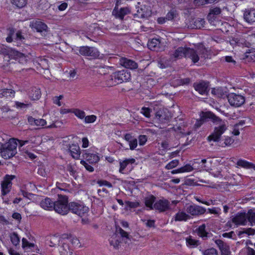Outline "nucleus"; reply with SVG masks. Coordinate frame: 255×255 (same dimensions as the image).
Returning <instances> with one entry per match:
<instances>
[{
  "label": "nucleus",
  "instance_id": "nucleus-9",
  "mask_svg": "<svg viewBox=\"0 0 255 255\" xmlns=\"http://www.w3.org/2000/svg\"><path fill=\"white\" fill-rule=\"evenodd\" d=\"M119 0H117L116 5L113 10V15H114L116 18H119L120 19L123 20L125 16L128 13H130V10L128 7H122L120 9H118Z\"/></svg>",
  "mask_w": 255,
  "mask_h": 255
},
{
  "label": "nucleus",
  "instance_id": "nucleus-40",
  "mask_svg": "<svg viewBox=\"0 0 255 255\" xmlns=\"http://www.w3.org/2000/svg\"><path fill=\"white\" fill-rule=\"evenodd\" d=\"M68 239L74 247L76 248H80L81 247L80 241L76 237L70 236Z\"/></svg>",
  "mask_w": 255,
  "mask_h": 255
},
{
  "label": "nucleus",
  "instance_id": "nucleus-35",
  "mask_svg": "<svg viewBox=\"0 0 255 255\" xmlns=\"http://www.w3.org/2000/svg\"><path fill=\"white\" fill-rule=\"evenodd\" d=\"M15 94V91L11 89H4L0 91V98L13 97Z\"/></svg>",
  "mask_w": 255,
  "mask_h": 255
},
{
  "label": "nucleus",
  "instance_id": "nucleus-44",
  "mask_svg": "<svg viewBox=\"0 0 255 255\" xmlns=\"http://www.w3.org/2000/svg\"><path fill=\"white\" fill-rule=\"evenodd\" d=\"M205 21L204 19L199 18L194 21V25L196 28L200 29L204 26Z\"/></svg>",
  "mask_w": 255,
  "mask_h": 255
},
{
  "label": "nucleus",
  "instance_id": "nucleus-62",
  "mask_svg": "<svg viewBox=\"0 0 255 255\" xmlns=\"http://www.w3.org/2000/svg\"><path fill=\"white\" fill-rule=\"evenodd\" d=\"M190 82V79L189 78L181 79L179 82L180 84L181 85H187Z\"/></svg>",
  "mask_w": 255,
  "mask_h": 255
},
{
  "label": "nucleus",
  "instance_id": "nucleus-37",
  "mask_svg": "<svg viewBox=\"0 0 255 255\" xmlns=\"http://www.w3.org/2000/svg\"><path fill=\"white\" fill-rule=\"evenodd\" d=\"M247 221L251 223L252 226L255 225V212L252 209L249 210L247 212Z\"/></svg>",
  "mask_w": 255,
  "mask_h": 255
},
{
  "label": "nucleus",
  "instance_id": "nucleus-39",
  "mask_svg": "<svg viewBox=\"0 0 255 255\" xmlns=\"http://www.w3.org/2000/svg\"><path fill=\"white\" fill-rule=\"evenodd\" d=\"M203 255H218V251L214 248H210L202 251Z\"/></svg>",
  "mask_w": 255,
  "mask_h": 255
},
{
  "label": "nucleus",
  "instance_id": "nucleus-51",
  "mask_svg": "<svg viewBox=\"0 0 255 255\" xmlns=\"http://www.w3.org/2000/svg\"><path fill=\"white\" fill-rule=\"evenodd\" d=\"M181 171L182 173L188 172L192 171L193 170V167L190 164H186L183 166L181 167Z\"/></svg>",
  "mask_w": 255,
  "mask_h": 255
},
{
  "label": "nucleus",
  "instance_id": "nucleus-45",
  "mask_svg": "<svg viewBox=\"0 0 255 255\" xmlns=\"http://www.w3.org/2000/svg\"><path fill=\"white\" fill-rule=\"evenodd\" d=\"M151 109L148 107H143L141 109L140 113L145 117L149 118L150 117Z\"/></svg>",
  "mask_w": 255,
  "mask_h": 255
},
{
  "label": "nucleus",
  "instance_id": "nucleus-54",
  "mask_svg": "<svg viewBox=\"0 0 255 255\" xmlns=\"http://www.w3.org/2000/svg\"><path fill=\"white\" fill-rule=\"evenodd\" d=\"M67 185L65 183H60L59 182H57L56 183V187L61 191H64L66 192H69V190L66 189Z\"/></svg>",
  "mask_w": 255,
  "mask_h": 255
},
{
  "label": "nucleus",
  "instance_id": "nucleus-43",
  "mask_svg": "<svg viewBox=\"0 0 255 255\" xmlns=\"http://www.w3.org/2000/svg\"><path fill=\"white\" fill-rule=\"evenodd\" d=\"M179 164V160L177 159H174L168 163L165 166V169L167 170L171 169L176 167Z\"/></svg>",
  "mask_w": 255,
  "mask_h": 255
},
{
  "label": "nucleus",
  "instance_id": "nucleus-53",
  "mask_svg": "<svg viewBox=\"0 0 255 255\" xmlns=\"http://www.w3.org/2000/svg\"><path fill=\"white\" fill-rule=\"evenodd\" d=\"M126 204L129 208H135L139 206V204L138 202L126 201Z\"/></svg>",
  "mask_w": 255,
  "mask_h": 255
},
{
  "label": "nucleus",
  "instance_id": "nucleus-10",
  "mask_svg": "<svg viewBox=\"0 0 255 255\" xmlns=\"http://www.w3.org/2000/svg\"><path fill=\"white\" fill-rule=\"evenodd\" d=\"M79 52L81 55L96 58L99 56V52L94 47L83 46L80 47Z\"/></svg>",
  "mask_w": 255,
  "mask_h": 255
},
{
  "label": "nucleus",
  "instance_id": "nucleus-48",
  "mask_svg": "<svg viewBox=\"0 0 255 255\" xmlns=\"http://www.w3.org/2000/svg\"><path fill=\"white\" fill-rule=\"evenodd\" d=\"M177 15V12L175 10H171L166 15V18L167 20H172Z\"/></svg>",
  "mask_w": 255,
  "mask_h": 255
},
{
  "label": "nucleus",
  "instance_id": "nucleus-60",
  "mask_svg": "<svg viewBox=\"0 0 255 255\" xmlns=\"http://www.w3.org/2000/svg\"><path fill=\"white\" fill-rule=\"evenodd\" d=\"M242 129V127H239V126L235 124L233 128V130L232 131V133L234 135H239L240 134V130Z\"/></svg>",
  "mask_w": 255,
  "mask_h": 255
},
{
  "label": "nucleus",
  "instance_id": "nucleus-26",
  "mask_svg": "<svg viewBox=\"0 0 255 255\" xmlns=\"http://www.w3.org/2000/svg\"><path fill=\"white\" fill-rule=\"evenodd\" d=\"M160 41L158 38H152L148 40L147 46L148 48L152 51H158L160 49L159 45Z\"/></svg>",
  "mask_w": 255,
  "mask_h": 255
},
{
  "label": "nucleus",
  "instance_id": "nucleus-7",
  "mask_svg": "<svg viewBox=\"0 0 255 255\" xmlns=\"http://www.w3.org/2000/svg\"><path fill=\"white\" fill-rule=\"evenodd\" d=\"M228 99L230 104L234 107L241 106L245 102V97L241 95L235 93H231L228 96Z\"/></svg>",
  "mask_w": 255,
  "mask_h": 255
},
{
  "label": "nucleus",
  "instance_id": "nucleus-56",
  "mask_svg": "<svg viewBox=\"0 0 255 255\" xmlns=\"http://www.w3.org/2000/svg\"><path fill=\"white\" fill-rule=\"evenodd\" d=\"M96 120V116L95 115H91L85 117V122L86 123H94Z\"/></svg>",
  "mask_w": 255,
  "mask_h": 255
},
{
  "label": "nucleus",
  "instance_id": "nucleus-38",
  "mask_svg": "<svg viewBox=\"0 0 255 255\" xmlns=\"http://www.w3.org/2000/svg\"><path fill=\"white\" fill-rule=\"evenodd\" d=\"M41 93L39 89L34 88L31 90L30 97L33 100H36L40 98Z\"/></svg>",
  "mask_w": 255,
  "mask_h": 255
},
{
  "label": "nucleus",
  "instance_id": "nucleus-36",
  "mask_svg": "<svg viewBox=\"0 0 255 255\" xmlns=\"http://www.w3.org/2000/svg\"><path fill=\"white\" fill-rule=\"evenodd\" d=\"M198 53L201 58L208 59L210 58V51L205 47H202L198 49Z\"/></svg>",
  "mask_w": 255,
  "mask_h": 255
},
{
  "label": "nucleus",
  "instance_id": "nucleus-57",
  "mask_svg": "<svg viewBox=\"0 0 255 255\" xmlns=\"http://www.w3.org/2000/svg\"><path fill=\"white\" fill-rule=\"evenodd\" d=\"M80 163H81V164H82L84 166V167H85V168L89 171L90 172H93L94 171V168L90 165H89V164H88L86 161L83 160H82L81 161H80Z\"/></svg>",
  "mask_w": 255,
  "mask_h": 255
},
{
  "label": "nucleus",
  "instance_id": "nucleus-19",
  "mask_svg": "<svg viewBox=\"0 0 255 255\" xmlns=\"http://www.w3.org/2000/svg\"><path fill=\"white\" fill-rule=\"evenodd\" d=\"M188 47H179L173 52L172 57L176 59H181L183 57L186 58L188 54Z\"/></svg>",
  "mask_w": 255,
  "mask_h": 255
},
{
  "label": "nucleus",
  "instance_id": "nucleus-5",
  "mask_svg": "<svg viewBox=\"0 0 255 255\" xmlns=\"http://www.w3.org/2000/svg\"><path fill=\"white\" fill-rule=\"evenodd\" d=\"M227 129V127L225 124L215 127L214 131L208 137V140L209 141H218L222 134L224 133Z\"/></svg>",
  "mask_w": 255,
  "mask_h": 255
},
{
  "label": "nucleus",
  "instance_id": "nucleus-61",
  "mask_svg": "<svg viewBox=\"0 0 255 255\" xmlns=\"http://www.w3.org/2000/svg\"><path fill=\"white\" fill-rule=\"evenodd\" d=\"M15 106L18 108L25 109L29 106V104H24V103L19 102H16Z\"/></svg>",
  "mask_w": 255,
  "mask_h": 255
},
{
  "label": "nucleus",
  "instance_id": "nucleus-2",
  "mask_svg": "<svg viewBox=\"0 0 255 255\" xmlns=\"http://www.w3.org/2000/svg\"><path fill=\"white\" fill-rule=\"evenodd\" d=\"M17 143L14 139L9 140L3 144L2 151H0L2 157L7 159L14 156L17 153Z\"/></svg>",
  "mask_w": 255,
  "mask_h": 255
},
{
  "label": "nucleus",
  "instance_id": "nucleus-11",
  "mask_svg": "<svg viewBox=\"0 0 255 255\" xmlns=\"http://www.w3.org/2000/svg\"><path fill=\"white\" fill-rule=\"evenodd\" d=\"M194 89L200 95H206L208 93L209 82L201 80L198 83H194L193 84Z\"/></svg>",
  "mask_w": 255,
  "mask_h": 255
},
{
  "label": "nucleus",
  "instance_id": "nucleus-29",
  "mask_svg": "<svg viewBox=\"0 0 255 255\" xmlns=\"http://www.w3.org/2000/svg\"><path fill=\"white\" fill-rule=\"evenodd\" d=\"M135 162V159L133 158L125 159L122 161H120V167L119 169L120 172L123 174L126 173L125 172V168L128 166V164H133Z\"/></svg>",
  "mask_w": 255,
  "mask_h": 255
},
{
  "label": "nucleus",
  "instance_id": "nucleus-21",
  "mask_svg": "<svg viewBox=\"0 0 255 255\" xmlns=\"http://www.w3.org/2000/svg\"><path fill=\"white\" fill-rule=\"evenodd\" d=\"M55 202L50 198H46L41 200L40 206L41 208L47 210H52L54 209Z\"/></svg>",
  "mask_w": 255,
  "mask_h": 255
},
{
  "label": "nucleus",
  "instance_id": "nucleus-22",
  "mask_svg": "<svg viewBox=\"0 0 255 255\" xmlns=\"http://www.w3.org/2000/svg\"><path fill=\"white\" fill-rule=\"evenodd\" d=\"M236 165L237 166L246 169H253L255 170V164L249 162L245 159H239Z\"/></svg>",
  "mask_w": 255,
  "mask_h": 255
},
{
  "label": "nucleus",
  "instance_id": "nucleus-20",
  "mask_svg": "<svg viewBox=\"0 0 255 255\" xmlns=\"http://www.w3.org/2000/svg\"><path fill=\"white\" fill-rule=\"evenodd\" d=\"M245 20L249 23L255 22V9L250 8L246 9L244 13Z\"/></svg>",
  "mask_w": 255,
  "mask_h": 255
},
{
  "label": "nucleus",
  "instance_id": "nucleus-6",
  "mask_svg": "<svg viewBox=\"0 0 255 255\" xmlns=\"http://www.w3.org/2000/svg\"><path fill=\"white\" fill-rule=\"evenodd\" d=\"M114 77L117 83L128 81L131 79V74L128 69H124L114 73Z\"/></svg>",
  "mask_w": 255,
  "mask_h": 255
},
{
  "label": "nucleus",
  "instance_id": "nucleus-3",
  "mask_svg": "<svg viewBox=\"0 0 255 255\" xmlns=\"http://www.w3.org/2000/svg\"><path fill=\"white\" fill-rule=\"evenodd\" d=\"M175 4H183L185 9H190L192 4L196 7L205 5V4L214 3L216 0H171Z\"/></svg>",
  "mask_w": 255,
  "mask_h": 255
},
{
  "label": "nucleus",
  "instance_id": "nucleus-32",
  "mask_svg": "<svg viewBox=\"0 0 255 255\" xmlns=\"http://www.w3.org/2000/svg\"><path fill=\"white\" fill-rule=\"evenodd\" d=\"M29 123L32 126H44L46 124L45 120L42 119H35V118L30 117L28 118Z\"/></svg>",
  "mask_w": 255,
  "mask_h": 255
},
{
  "label": "nucleus",
  "instance_id": "nucleus-41",
  "mask_svg": "<svg viewBox=\"0 0 255 255\" xmlns=\"http://www.w3.org/2000/svg\"><path fill=\"white\" fill-rule=\"evenodd\" d=\"M27 0H12V3L18 8H22L27 4Z\"/></svg>",
  "mask_w": 255,
  "mask_h": 255
},
{
  "label": "nucleus",
  "instance_id": "nucleus-8",
  "mask_svg": "<svg viewBox=\"0 0 255 255\" xmlns=\"http://www.w3.org/2000/svg\"><path fill=\"white\" fill-rule=\"evenodd\" d=\"M14 175H6L4 180L1 183V196H5L10 191L12 182L11 180L14 178Z\"/></svg>",
  "mask_w": 255,
  "mask_h": 255
},
{
  "label": "nucleus",
  "instance_id": "nucleus-50",
  "mask_svg": "<svg viewBox=\"0 0 255 255\" xmlns=\"http://www.w3.org/2000/svg\"><path fill=\"white\" fill-rule=\"evenodd\" d=\"M116 231L119 232L122 237L128 239V234L121 227L116 226Z\"/></svg>",
  "mask_w": 255,
  "mask_h": 255
},
{
  "label": "nucleus",
  "instance_id": "nucleus-47",
  "mask_svg": "<svg viewBox=\"0 0 255 255\" xmlns=\"http://www.w3.org/2000/svg\"><path fill=\"white\" fill-rule=\"evenodd\" d=\"M221 13V10L220 8L218 7H215L210 9V12L208 15V17H210L211 15H218Z\"/></svg>",
  "mask_w": 255,
  "mask_h": 255
},
{
  "label": "nucleus",
  "instance_id": "nucleus-25",
  "mask_svg": "<svg viewBox=\"0 0 255 255\" xmlns=\"http://www.w3.org/2000/svg\"><path fill=\"white\" fill-rule=\"evenodd\" d=\"M243 59L249 62L255 61V48L248 49L245 53Z\"/></svg>",
  "mask_w": 255,
  "mask_h": 255
},
{
  "label": "nucleus",
  "instance_id": "nucleus-14",
  "mask_svg": "<svg viewBox=\"0 0 255 255\" xmlns=\"http://www.w3.org/2000/svg\"><path fill=\"white\" fill-rule=\"evenodd\" d=\"M232 221L236 225H245L247 223V213L238 212L232 218Z\"/></svg>",
  "mask_w": 255,
  "mask_h": 255
},
{
  "label": "nucleus",
  "instance_id": "nucleus-64",
  "mask_svg": "<svg viewBox=\"0 0 255 255\" xmlns=\"http://www.w3.org/2000/svg\"><path fill=\"white\" fill-rule=\"evenodd\" d=\"M204 121H202L201 118L197 119L195 124V126L197 128L200 127L204 123Z\"/></svg>",
  "mask_w": 255,
  "mask_h": 255
},
{
  "label": "nucleus",
  "instance_id": "nucleus-63",
  "mask_svg": "<svg viewBox=\"0 0 255 255\" xmlns=\"http://www.w3.org/2000/svg\"><path fill=\"white\" fill-rule=\"evenodd\" d=\"M98 183L100 186L106 185V186H108L109 187H111L112 186L111 184L109 182H108V181H107L106 180H100V181H99L98 182Z\"/></svg>",
  "mask_w": 255,
  "mask_h": 255
},
{
  "label": "nucleus",
  "instance_id": "nucleus-24",
  "mask_svg": "<svg viewBox=\"0 0 255 255\" xmlns=\"http://www.w3.org/2000/svg\"><path fill=\"white\" fill-rule=\"evenodd\" d=\"M84 152L82 155L83 158L90 163H96L99 161V157L97 155L89 153L86 150H84Z\"/></svg>",
  "mask_w": 255,
  "mask_h": 255
},
{
  "label": "nucleus",
  "instance_id": "nucleus-33",
  "mask_svg": "<svg viewBox=\"0 0 255 255\" xmlns=\"http://www.w3.org/2000/svg\"><path fill=\"white\" fill-rule=\"evenodd\" d=\"M186 246L189 248H195L200 245L199 240L193 239L191 236L186 239Z\"/></svg>",
  "mask_w": 255,
  "mask_h": 255
},
{
  "label": "nucleus",
  "instance_id": "nucleus-34",
  "mask_svg": "<svg viewBox=\"0 0 255 255\" xmlns=\"http://www.w3.org/2000/svg\"><path fill=\"white\" fill-rule=\"evenodd\" d=\"M190 218V216L184 212H178L174 216L175 221H186Z\"/></svg>",
  "mask_w": 255,
  "mask_h": 255
},
{
  "label": "nucleus",
  "instance_id": "nucleus-17",
  "mask_svg": "<svg viewBox=\"0 0 255 255\" xmlns=\"http://www.w3.org/2000/svg\"><path fill=\"white\" fill-rule=\"evenodd\" d=\"M215 243L221 252V255H229L231 254L229 246L222 240H216Z\"/></svg>",
  "mask_w": 255,
  "mask_h": 255
},
{
  "label": "nucleus",
  "instance_id": "nucleus-1",
  "mask_svg": "<svg viewBox=\"0 0 255 255\" xmlns=\"http://www.w3.org/2000/svg\"><path fill=\"white\" fill-rule=\"evenodd\" d=\"M58 197L57 201H55L54 210L58 214L66 215L69 211L68 197L61 194H58Z\"/></svg>",
  "mask_w": 255,
  "mask_h": 255
},
{
  "label": "nucleus",
  "instance_id": "nucleus-16",
  "mask_svg": "<svg viewBox=\"0 0 255 255\" xmlns=\"http://www.w3.org/2000/svg\"><path fill=\"white\" fill-rule=\"evenodd\" d=\"M119 63L122 66L125 67L126 69H135L138 67L137 64L134 61L125 57L120 58Z\"/></svg>",
  "mask_w": 255,
  "mask_h": 255
},
{
  "label": "nucleus",
  "instance_id": "nucleus-28",
  "mask_svg": "<svg viewBox=\"0 0 255 255\" xmlns=\"http://www.w3.org/2000/svg\"><path fill=\"white\" fill-rule=\"evenodd\" d=\"M156 200V197L153 195H150L144 198L145 206L148 208L149 210L154 209V204Z\"/></svg>",
  "mask_w": 255,
  "mask_h": 255
},
{
  "label": "nucleus",
  "instance_id": "nucleus-55",
  "mask_svg": "<svg viewBox=\"0 0 255 255\" xmlns=\"http://www.w3.org/2000/svg\"><path fill=\"white\" fill-rule=\"evenodd\" d=\"M129 148L130 150H134L137 146V140L136 138H133L128 142Z\"/></svg>",
  "mask_w": 255,
  "mask_h": 255
},
{
  "label": "nucleus",
  "instance_id": "nucleus-42",
  "mask_svg": "<svg viewBox=\"0 0 255 255\" xmlns=\"http://www.w3.org/2000/svg\"><path fill=\"white\" fill-rule=\"evenodd\" d=\"M11 243L14 246L18 245L20 242L19 237L16 233H13L10 236Z\"/></svg>",
  "mask_w": 255,
  "mask_h": 255
},
{
  "label": "nucleus",
  "instance_id": "nucleus-58",
  "mask_svg": "<svg viewBox=\"0 0 255 255\" xmlns=\"http://www.w3.org/2000/svg\"><path fill=\"white\" fill-rule=\"evenodd\" d=\"M67 170L69 172L71 176L76 178V170L71 165L69 164L67 165Z\"/></svg>",
  "mask_w": 255,
  "mask_h": 255
},
{
  "label": "nucleus",
  "instance_id": "nucleus-31",
  "mask_svg": "<svg viewBox=\"0 0 255 255\" xmlns=\"http://www.w3.org/2000/svg\"><path fill=\"white\" fill-rule=\"evenodd\" d=\"M69 150L72 156L75 159H78L80 155V147L76 144L70 145Z\"/></svg>",
  "mask_w": 255,
  "mask_h": 255
},
{
  "label": "nucleus",
  "instance_id": "nucleus-49",
  "mask_svg": "<svg viewBox=\"0 0 255 255\" xmlns=\"http://www.w3.org/2000/svg\"><path fill=\"white\" fill-rule=\"evenodd\" d=\"M73 113L79 119H83L85 118V113L83 111H81L79 109H75L74 110Z\"/></svg>",
  "mask_w": 255,
  "mask_h": 255
},
{
  "label": "nucleus",
  "instance_id": "nucleus-46",
  "mask_svg": "<svg viewBox=\"0 0 255 255\" xmlns=\"http://www.w3.org/2000/svg\"><path fill=\"white\" fill-rule=\"evenodd\" d=\"M60 255H68L69 254H72V252H70L69 247L67 246L61 247L60 250H59Z\"/></svg>",
  "mask_w": 255,
  "mask_h": 255
},
{
  "label": "nucleus",
  "instance_id": "nucleus-18",
  "mask_svg": "<svg viewBox=\"0 0 255 255\" xmlns=\"http://www.w3.org/2000/svg\"><path fill=\"white\" fill-rule=\"evenodd\" d=\"M155 118L158 120L160 122L166 123L169 121L170 117L168 115V113L164 109L157 110L155 114Z\"/></svg>",
  "mask_w": 255,
  "mask_h": 255
},
{
  "label": "nucleus",
  "instance_id": "nucleus-52",
  "mask_svg": "<svg viewBox=\"0 0 255 255\" xmlns=\"http://www.w3.org/2000/svg\"><path fill=\"white\" fill-rule=\"evenodd\" d=\"M138 139L139 141V144L142 146L146 143L147 140V137L145 135H140L138 137Z\"/></svg>",
  "mask_w": 255,
  "mask_h": 255
},
{
  "label": "nucleus",
  "instance_id": "nucleus-59",
  "mask_svg": "<svg viewBox=\"0 0 255 255\" xmlns=\"http://www.w3.org/2000/svg\"><path fill=\"white\" fill-rule=\"evenodd\" d=\"M234 141V140L231 137L227 136L224 139V144L225 146L231 145Z\"/></svg>",
  "mask_w": 255,
  "mask_h": 255
},
{
  "label": "nucleus",
  "instance_id": "nucleus-4",
  "mask_svg": "<svg viewBox=\"0 0 255 255\" xmlns=\"http://www.w3.org/2000/svg\"><path fill=\"white\" fill-rule=\"evenodd\" d=\"M89 208L82 202H72L69 203V211L82 217L89 212Z\"/></svg>",
  "mask_w": 255,
  "mask_h": 255
},
{
  "label": "nucleus",
  "instance_id": "nucleus-27",
  "mask_svg": "<svg viewBox=\"0 0 255 255\" xmlns=\"http://www.w3.org/2000/svg\"><path fill=\"white\" fill-rule=\"evenodd\" d=\"M187 54L188 55H187L186 58L191 59L194 63L198 62L200 56L198 51L197 52L195 49L188 47V54Z\"/></svg>",
  "mask_w": 255,
  "mask_h": 255
},
{
  "label": "nucleus",
  "instance_id": "nucleus-15",
  "mask_svg": "<svg viewBox=\"0 0 255 255\" xmlns=\"http://www.w3.org/2000/svg\"><path fill=\"white\" fill-rule=\"evenodd\" d=\"M206 209L200 206L190 205L187 208L186 211L192 216H199L204 214Z\"/></svg>",
  "mask_w": 255,
  "mask_h": 255
},
{
  "label": "nucleus",
  "instance_id": "nucleus-13",
  "mask_svg": "<svg viewBox=\"0 0 255 255\" xmlns=\"http://www.w3.org/2000/svg\"><path fill=\"white\" fill-rule=\"evenodd\" d=\"M169 205L170 202L168 200L166 199H159L155 202L154 209L159 212H163L169 209Z\"/></svg>",
  "mask_w": 255,
  "mask_h": 255
},
{
  "label": "nucleus",
  "instance_id": "nucleus-12",
  "mask_svg": "<svg viewBox=\"0 0 255 255\" xmlns=\"http://www.w3.org/2000/svg\"><path fill=\"white\" fill-rule=\"evenodd\" d=\"M29 27L33 30L38 32L46 31L47 29V25L39 19L33 20L30 22Z\"/></svg>",
  "mask_w": 255,
  "mask_h": 255
},
{
  "label": "nucleus",
  "instance_id": "nucleus-30",
  "mask_svg": "<svg viewBox=\"0 0 255 255\" xmlns=\"http://www.w3.org/2000/svg\"><path fill=\"white\" fill-rule=\"evenodd\" d=\"M196 233L198 236L203 240H206L208 238L209 233L206 230V225L204 224L198 227L196 229Z\"/></svg>",
  "mask_w": 255,
  "mask_h": 255
},
{
  "label": "nucleus",
  "instance_id": "nucleus-23",
  "mask_svg": "<svg viewBox=\"0 0 255 255\" xmlns=\"http://www.w3.org/2000/svg\"><path fill=\"white\" fill-rule=\"evenodd\" d=\"M200 118L204 122L211 120L214 122L218 121L219 118L211 112H202L200 114Z\"/></svg>",
  "mask_w": 255,
  "mask_h": 255
}]
</instances>
